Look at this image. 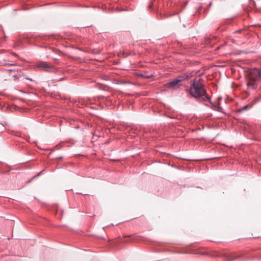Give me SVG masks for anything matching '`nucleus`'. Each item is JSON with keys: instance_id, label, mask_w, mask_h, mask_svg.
<instances>
[{"instance_id": "nucleus-11", "label": "nucleus", "mask_w": 261, "mask_h": 261, "mask_svg": "<svg viewBox=\"0 0 261 261\" xmlns=\"http://www.w3.org/2000/svg\"><path fill=\"white\" fill-rule=\"evenodd\" d=\"M182 75L183 76L184 81H188L191 77V76L188 74H183Z\"/></svg>"}, {"instance_id": "nucleus-9", "label": "nucleus", "mask_w": 261, "mask_h": 261, "mask_svg": "<svg viewBox=\"0 0 261 261\" xmlns=\"http://www.w3.org/2000/svg\"><path fill=\"white\" fill-rule=\"evenodd\" d=\"M252 105H250V106H249V105H245V106H243V107L240 109V110L239 111H240V112H243V111H245L247 110L248 109V108H249V107H250H250H252Z\"/></svg>"}, {"instance_id": "nucleus-4", "label": "nucleus", "mask_w": 261, "mask_h": 261, "mask_svg": "<svg viewBox=\"0 0 261 261\" xmlns=\"http://www.w3.org/2000/svg\"><path fill=\"white\" fill-rule=\"evenodd\" d=\"M137 75L138 76L141 77L146 79H151L153 76L152 74H148L147 72H144L143 73H138Z\"/></svg>"}, {"instance_id": "nucleus-19", "label": "nucleus", "mask_w": 261, "mask_h": 261, "mask_svg": "<svg viewBox=\"0 0 261 261\" xmlns=\"http://www.w3.org/2000/svg\"><path fill=\"white\" fill-rule=\"evenodd\" d=\"M241 32V30H238L237 31H236L234 32V33H240Z\"/></svg>"}, {"instance_id": "nucleus-25", "label": "nucleus", "mask_w": 261, "mask_h": 261, "mask_svg": "<svg viewBox=\"0 0 261 261\" xmlns=\"http://www.w3.org/2000/svg\"><path fill=\"white\" fill-rule=\"evenodd\" d=\"M175 124H178V125H179L178 122H175Z\"/></svg>"}, {"instance_id": "nucleus-7", "label": "nucleus", "mask_w": 261, "mask_h": 261, "mask_svg": "<svg viewBox=\"0 0 261 261\" xmlns=\"http://www.w3.org/2000/svg\"><path fill=\"white\" fill-rule=\"evenodd\" d=\"M114 83L117 85H125L127 84H129V82L125 80H115Z\"/></svg>"}, {"instance_id": "nucleus-10", "label": "nucleus", "mask_w": 261, "mask_h": 261, "mask_svg": "<svg viewBox=\"0 0 261 261\" xmlns=\"http://www.w3.org/2000/svg\"><path fill=\"white\" fill-rule=\"evenodd\" d=\"M176 80V81H177V82L178 83V84L180 82H181L182 81H184V79H183V76H182V75H179L178 76L176 79H175Z\"/></svg>"}, {"instance_id": "nucleus-26", "label": "nucleus", "mask_w": 261, "mask_h": 261, "mask_svg": "<svg viewBox=\"0 0 261 261\" xmlns=\"http://www.w3.org/2000/svg\"><path fill=\"white\" fill-rule=\"evenodd\" d=\"M225 29V28H223L222 29V31L224 30Z\"/></svg>"}, {"instance_id": "nucleus-20", "label": "nucleus", "mask_w": 261, "mask_h": 261, "mask_svg": "<svg viewBox=\"0 0 261 261\" xmlns=\"http://www.w3.org/2000/svg\"><path fill=\"white\" fill-rule=\"evenodd\" d=\"M221 99H222V97L219 96V97H217V100L218 101H220Z\"/></svg>"}, {"instance_id": "nucleus-22", "label": "nucleus", "mask_w": 261, "mask_h": 261, "mask_svg": "<svg viewBox=\"0 0 261 261\" xmlns=\"http://www.w3.org/2000/svg\"><path fill=\"white\" fill-rule=\"evenodd\" d=\"M62 158L63 157L61 156H60V157L58 158V159H59L60 160H61L62 159Z\"/></svg>"}, {"instance_id": "nucleus-21", "label": "nucleus", "mask_w": 261, "mask_h": 261, "mask_svg": "<svg viewBox=\"0 0 261 261\" xmlns=\"http://www.w3.org/2000/svg\"><path fill=\"white\" fill-rule=\"evenodd\" d=\"M212 5V2H210L208 4V7H210Z\"/></svg>"}, {"instance_id": "nucleus-3", "label": "nucleus", "mask_w": 261, "mask_h": 261, "mask_svg": "<svg viewBox=\"0 0 261 261\" xmlns=\"http://www.w3.org/2000/svg\"><path fill=\"white\" fill-rule=\"evenodd\" d=\"M179 86L180 85H178L175 79H174L173 81L165 84V86L167 88L172 89H174L176 88V87L178 88Z\"/></svg>"}, {"instance_id": "nucleus-1", "label": "nucleus", "mask_w": 261, "mask_h": 261, "mask_svg": "<svg viewBox=\"0 0 261 261\" xmlns=\"http://www.w3.org/2000/svg\"><path fill=\"white\" fill-rule=\"evenodd\" d=\"M190 94L198 102L203 103L207 101L213 106L214 110L223 112V109L220 103H215L211 100V97L207 94L204 85L199 83V80L194 79L190 84Z\"/></svg>"}, {"instance_id": "nucleus-12", "label": "nucleus", "mask_w": 261, "mask_h": 261, "mask_svg": "<svg viewBox=\"0 0 261 261\" xmlns=\"http://www.w3.org/2000/svg\"><path fill=\"white\" fill-rule=\"evenodd\" d=\"M22 75L24 76L25 79L29 80L32 82H34L35 84H38L37 82H36L35 81H34L33 79L30 78L27 75L23 74H22Z\"/></svg>"}, {"instance_id": "nucleus-5", "label": "nucleus", "mask_w": 261, "mask_h": 261, "mask_svg": "<svg viewBox=\"0 0 261 261\" xmlns=\"http://www.w3.org/2000/svg\"><path fill=\"white\" fill-rule=\"evenodd\" d=\"M247 86L251 87L253 90H255L257 87V85L255 82L251 80H250V82H247Z\"/></svg>"}, {"instance_id": "nucleus-23", "label": "nucleus", "mask_w": 261, "mask_h": 261, "mask_svg": "<svg viewBox=\"0 0 261 261\" xmlns=\"http://www.w3.org/2000/svg\"><path fill=\"white\" fill-rule=\"evenodd\" d=\"M201 10V8H199L198 10H197V12L200 11Z\"/></svg>"}, {"instance_id": "nucleus-6", "label": "nucleus", "mask_w": 261, "mask_h": 261, "mask_svg": "<svg viewBox=\"0 0 261 261\" xmlns=\"http://www.w3.org/2000/svg\"><path fill=\"white\" fill-rule=\"evenodd\" d=\"M38 66L39 67L44 68L50 69L51 67L47 62H41L38 64Z\"/></svg>"}, {"instance_id": "nucleus-13", "label": "nucleus", "mask_w": 261, "mask_h": 261, "mask_svg": "<svg viewBox=\"0 0 261 261\" xmlns=\"http://www.w3.org/2000/svg\"><path fill=\"white\" fill-rule=\"evenodd\" d=\"M170 118H171V119H177V120H180L182 116H179V117H178V116H175L174 115H173L172 116H170L169 117Z\"/></svg>"}, {"instance_id": "nucleus-8", "label": "nucleus", "mask_w": 261, "mask_h": 261, "mask_svg": "<svg viewBox=\"0 0 261 261\" xmlns=\"http://www.w3.org/2000/svg\"><path fill=\"white\" fill-rule=\"evenodd\" d=\"M174 15V14H164V15H162L161 14H160L158 15V17L160 19H165L166 18H168L172 15Z\"/></svg>"}, {"instance_id": "nucleus-24", "label": "nucleus", "mask_w": 261, "mask_h": 261, "mask_svg": "<svg viewBox=\"0 0 261 261\" xmlns=\"http://www.w3.org/2000/svg\"><path fill=\"white\" fill-rule=\"evenodd\" d=\"M63 79H64L63 78H61V79H60V81H62V80H63Z\"/></svg>"}, {"instance_id": "nucleus-15", "label": "nucleus", "mask_w": 261, "mask_h": 261, "mask_svg": "<svg viewBox=\"0 0 261 261\" xmlns=\"http://www.w3.org/2000/svg\"><path fill=\"white\" fill-rule=\"evenodd\" d=\"M42 172V171H40V172H39L38 173H37V175H36L35 176H33V177L32 178V179L29 181V182H30V181H31L33 179H34V178H35L36 177H37V176H38L40 175V174H41V173Z\"/></svg>"}, {"instance_id": "nucleus-2", "label": "nucleus", "mask_w": 261, "mask_h": 261, "mask_svg": "<svg viewBox=\"0 0 261 261\" xmlns=\"http://www.w3.org/2000/svg\"><path fill=\"white\" fill-rule=\"evenodd\" d=\"M260 73V70L254 68L249 71V80L255 82L258 81V77Z\"/></svg>"}, {"instance_id": "nucleus-14", "label": "nucleus", "mask_w": 261, "mask_h": 261, "mask_svg": "<svg viewBox=\"0 0 261 261\" xmlns=\"http://www.w3.org/2000/svg\"><path fill=\"white\" fill-rule=\"evenodd\" d=\"M60 144L57 145L56 146H55L54 148H51L50 150L51 151L55 150V149H59L60 148L59 147Z\"/></svg>"}, {"instance_id": "nucleus-16", "label": "nucleus", "mask_w": 261, "mask_h": 261, "mask_svg": "<svg viewBox=\"0 0 261 261\" xmlns=\"http://www.w3.org/2000/svg\"><path fill=\"white\" fill-rule=\"evenodd\" d=\"M29 9V8L27 6H23L22 7V10H27Z\"/></svg>"}, {"instance_id": "nucleus-18", "label": "nucleus", "mask_w": 261, "mask_h": 261, "mask_svg": "<svg viewBox=\"0 0 261 261\" xmlns=\"http://www.w3.org/2000/svg\"><path fill=\"white\" fill-rule=\"evenodd\" d=\"M258 81H261V70H260V74H259V75L258 77Z\"/></svg>"}, {"instance_id": "nucleus-17", "label": "nucleus", "mask_w": 261, "mask_h": 261, "mask_svg": "<svg viewBox=\"0 0 261 261\" xmlns=\"http://www.w3.org/2000/svg\"><path fill=\"white\" fill-rule=\"evenodd\" d=\"M152 7H153L152 3L148 6L149 9H151Z\"/></svg>"}]
</instances>
